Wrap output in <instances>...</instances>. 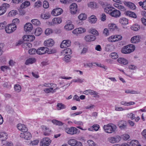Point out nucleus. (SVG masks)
Returning a JSON list of instances; mask_svg holds the SVG:
<instances>
[{
	"label": "nucleus",
	"mask_w": 146,
	"mask_h": 146,
	"mask_svg": "<svg viewBox=\"0 0 146 146\" xmlns=\"http://www.w3.org/2000/svg\"><path fill=\"white\" fill-rule=\"evenodd\" d=\"M37 50L35 48H31L28 51V53L30 55H34L36 53H37Z\"/></svg>",
	"instance_id": "obj_46"
},
{
	"label": "nucleus",
	"mask_w": 146,
	"mask_h": 146,
	"mask_svg": "<svg viewBox=\"0 0 146 146\" xmlns=\"http://www.w3.org/2000/svg\"><path fill=\"white\" fill-rule=\"evenodd\" d=\"M19 21L18 19L17 18L13 20L12 21L13 23L12 24L16 25V24L19 23Z\"/></svg>",
	"instance_id": "obj_62"
},
{
	"label": "nucleus",
	"mask_w": 146,
	"mask_h": 146,
	"mask_svg": "<svg viewBox=\"0 0 146 146\" xmlns=\"http://www.w3.org/2000/svg\"><path fill=\"white\" fill-rule=\"evenodd\" d=\"M64 52L65 53L67 54V55H69L70 54H71L72 53V52L71 50V49L70 48H67L65 50H64Z\"/></svg>",
	"instance_id": "obj_54"
},
{
	"label": "nucleus",
	"mask_w": 146,
	"mask_h": 146,
	"mask_svg": "<svg viewBox=\"0 0 146 146\" xmlns=\"http://www.w3.org/2000/svg\"><path fill=\"white\" fill-rule=\"evenodd\" d=\"M84 92V94H86L88 95L90 94L91 95H95L96 96H94L95 97H97L98 96V93L97 92L90 89L86 90Z\"/></svg>",
	"instance_id": "obj_19"
},
{
	"label": "nucleus",
	"mask_w": 146,
	"mask_h": 146,
	"mask_svg": "<svg viewBox=\"0 0 146 146\" xmlns=\"http://www.w3.org/2000/svg\"><path fill=\"white\" fill-rule=\"evenodd\" d=\"M111 10V8H110L109 7H107L104 9V11L106 13L109 14L110 15Z\"/></svg>",
	"instance_id": "obj_56"
},
{
	"label": "nucleus",
	"mask_w": 146,
	"mask_h": 146,
	"mask_svg": "<svg viewBox=\"0 0 146 146\" xmlns=\"http://www.w3.org/2000/svg\"><path fill=\"white\" fill-rule=\"evenodd\" d=\"M110 56L111 58L114 59H115L118 57V55H117V54L115 52H113L111 53Z\"/></svg>",
	"instance_id": "obj_50"
},
{
	"label": "nucleus",
	"mask_w": 146,
	"mask_h": 146,
	"mask_svg": "<svg viewBox=\"0 0 146 146\" xmlns=\"http://www.w3.org/2000/svg\"><path fill=\"white\" fill-rule=\"evenodd\" d=\"M117 61L120 64L123 65H126L128 63L127 60L125 59L122 58H119L117 60Z\"/></svg>",
	"instance_id": "obj_26"
},
{
	"label": "nucleus",
	"mask_w": 146,
	"mask_h": 146,
	"mask_svg": "<svg viewBox=\"0 0 146 146\" xmlns=\"http://www.w3.org/2000/svg\"><path fill=\"white\" fill-rule=\"evenodd\" d=\"M92 127L93 129L96 131H97L98 129L99 126L98 125H93Z\"/></svg>",
	"instance_id": "obj_64"
},
{
	"label": "nucleus",
	"mask_w": 146,
	"mask_h": 146,
	"mask_svg": "<svg viewBox=\"0 0 146 146\" xmlns=\"http://www.w3.org/2000/svg\"><path fill=\"white\" fill-rule=\"evenodd\" d=\"M125 15L127 16L133 18H135L136 17V15L135 13L129 11H126L125 13Z\"/></svg>",
	"instance_id": "obj_29"
},
{
	"label": "nucleus",
	"mask_w": 146,
	"mask_h": 146,
	"mask_svg": "<svg viewBox=\"0 0 146 146\" xmlns=\"http://www.w3.org/2000/svg\"><path fill=\"white\" fill-rule=\"evenodd\" d=\"M86 31V29L82 28L76 29L72 31V33L74 34H79L82 33Z\"/></svg>",
	"instance_id": "obj_20"
},
{
	"label": "nucleus",
	"mask_w": 146,
	"mask_h": 146,
	"mask_svg": "<svg viewBox=\"0 0 146 146\" xmlns=\"http://www.w3.org/2000/svg\"><path fill=\"white\" fill-rule=\"evenodd\" d=\"M118 125L121 129H127V124L126 121L122 120L120 121L119 122Z\"/></svg>",
	"instance_id": "obj_14"
},
{
	"label": "nucleus",
	"mask_w": 146,
	"mask_h": 146,
	"mask_svg": "<svg viewBox=\"0 0 146 146\" xmlns=\"http://www.w3.org/2000/svg\"><path fill=\"white\" fill-rule=\"evenodd\" d=\"M6 23L4 22L3 23H0V29H2L5 27Z\"/></svg>",
	"instance_id": "obj_59"
},
{
	"label": "nucleus",
	"mask_w": 146,
	"mask_h": 146,
	"mask_svg": "<svg viewBox=\"0 0 146 146\" xmlns=\"http://www.w3.org/2000/svg\"><path fill=\"white\" fill-rule=\"evenodd\" d=\"M53 90V88L50 87L49 88H46L44 89L43 91L46 93H52V91Z\"/></svg>",
	"instance_id": "obj_45"
},
{
	"label": "nucleus",
	"mask_w": 146,
	"mask_h": 146,
	"mask_svg": "<svg viewBox=\"0 0 146 146\" xmlns=\"http://www.w3.org/2000/svg\"><path fill=\"white\" fill-rule=\"evenodd\" d=\"M27 132L21 133L20 134V136L25 139H29L31 138V135L30 133Z\"/></svg>",
	"instance_id": "obj_10"
},
{
	"label": "nucleus",
	"mask_w": 146,
	"mask_h": 146,
	"mask_svg": "<svg viewBox=\"0 0 146 146\" xmlns=\"http://www.w3.org/2000/svg\"><path fill=\"white\" fill-rule=\"evenodd\" d=\"M119 22L121 24L125 25L128 24V20L125 18L122 17L119 19Z\"/></svg>",
	"instance_id": "obj_27"
},
{
	"label": "nucleus",
	"mask_w": 146,
	"mask_h": 146,
	"mask_svg": "<svg viewBox=\"0 0 146 146\" xmlns=\"http://www.w3.org/2000/svg\"><path fill=\"white\" fill-rule=\"evenodd\" d=\"M131 41L132 43H136L140 41V39L138 36H135L131 38Z\"/></svg>",
	"instance_id": "obj_28"
},
{
	"label": "nucleus",
	"mask_w": 146,
	"mask_h": 146,
	"mask_svg": "<svg viewBox=\"0 0 146 146\" xmlns=\"http://www.w3.org/2000/svg\"><path fill=\"white\" fill-rule=\"evenodd\" d=\"M120 139L119 136L110 137L108 138V140L110 143H114L119 142Z\"/></svg>",
	"instance_id": "obj_5"
},
{
	"label": "nucleus",
	"mask_w": 146,
	"mask_h": 146,
	"mask_svg": "<svg viewBox=\"0 0 146 146\" xmlns=\"http://www.w3.org/2000/svg\"><path fill=\"white\" fill-rule=\"evenodd\" d=\"M17 14V11L16 10H13L10 11L8 13V15L11 16H15Z\"/></svg>",
	"instance_id": "obj_47"
},
{
	"label": "nucleus",
	"mask_w": 146,
	"mask_h": 146,
	"mask_svg": "<svg viewBox=\"0 0 146 146\" xmlns=\"http://www.w3.org/2000/svg\"><path fill=\"white\" fill-rule=\"evenodd\" d=\"M57 109L58 110H60L65 108L66 106L62 103H59L57 105Z\"/></svg>",
	"instance_id": "obj_48"
},
{
	"label": "nucleus",
	"mask_w": 146,
	"mask_h": 146,
	"mask_svg": "<svg viewBox=\"0 0 146 146\" xmlns=\"http://www.w3.org/2000/svg\"><path fill=\"white\" fill-rule=\"evenodd\" d=\"M122 138L124 140H126L129 138V136L128 134H124L122 135Z\"/></svg>",
	"instance_id": "obj_58"
},
{
	"label": "nucleus",
	"mask_w": 146,
	"mask_h": 146,
	"mask_svg": "<svg viewBox=\"0 0 146 146\" xmlns=\"http://www.w3.org/2000/svg\"><path fill=\"white\" fill-rule=\"evenodd\" d=\"M70 11L72 13L75 14L77 10V6L75 3L72 4L70 7Z\"/></svg>",
	"instance_id": "obj_17"
},
{
	"label": "nucleus",
	"mask_w": 146,
	"mask_h": 146,
	"mask_svg": "<svg viewBox=\"0 0 146 146\" xmlns=\"http://www.w3.org/2000/svg\"><path fill=\"white\" fill-rule=\"evenodd\" d=\"M128 50L127 49V48L126 47V46H125L123 47L121 50V52L122 53L125 54H129V53L128 52Z\"/></svg>",
	"instance_id": "obj_49"
},
{
	"label": "nucleus",
	"mask_w": 146,
	"mask_h": 146,
	"mask_svg": "<svg viewBox=\"0 0 146 146\" xmlns=\"http://www.w3.org/2000/svg\"><path fill=\"white\" fill-rule=\"evenodd\" d=\"M30 5V2L28 1H25L20 6V7L21 9H23L25 7H27Z\"/></svg>",
	"instance_id": "obj_36"
},
{
	"label": "nucleus",
	"mask_w": 146,
	"mask_h": 146,
	"mask_svg": "<svg viewBox=\"0 0 146 146\" xmlns=\"http://www.w3.org/2000/svg\"><path fill=\"white\" fill-rule=\"evenodd\" d=\"M72 82L81 83L83 82V80H82L80 79H74L72 81Z\"/></svg>",
	"instance_id": "obj_61"
},
{
	"label": "nucleus",
	"mask_w": 146,
	"mask_h": 146,
	"mask_svg": "<svg viewBox=\"0 0 146 146\" xmlns=\"http://www.w3.org/2000/svg\"><path fill=\"white\" fill-rule=\"evenodd\" d=\"M84 39L86 42H91L95 40L96 39V37L93 35H89L86 36Z\"/></svg>",
	"instance_id": "obj_12"
},
{
	"label": "nucleus",
	"mask_w": 146,
	"mask_h": 146,
	"mask_svg": "<svg viewBox=\"0 0 146 146\" xmlns=\"http://www.w3.org/2000/svg\"><path fill=\"white\" fill-rule=\"evenodd\" d=\"M36 61V59L34 58H29L27 59L25 62V64L26 65H29L34 63Z\"/></svg>",
	"instance_id": "obj_23"
},
{
	"label": "nucleus",
	"mask_w": 146,
	"mask_h": 146,
	"mask_svg": "<svg viewBox=\"0 0 146 146\" xmlns=\"http://www.w3.org/2000/svg\"><path fill=\"white\" fill-rule=\"evenodd\" d=\"M9 7V4L4 3L0 7V15H3L6 12L7 9Z\"/></svg>",
	"instance_id": "obj_8"
},
{
	"label": "nucleus",
	"mask_w": 146,
	"mask_h": 146,
	"mask_svg": "<svg viewBox=\"0 0 146 146\" xmlns=\"http://www.w3.org/2000/svg\"><path fill=\"white\" fill-rule=\"evenodd\" d=\"M88 6L92 9H94L96 8V3L94 2H90L88 4Z\"/></svg>",
	"instance_id": "obj_44"
},
{
	"label": "nucleus",
	"mask_w": 146,
	"mask_h": 146,
	"mask_svg": "<svg viewBox=\"0 0 146 146\" xmlns=\"http://www.w3.org/2000/svg\"><path fill=\"white\" fill-rule=\"evenodd\" d=\"M123 3L124 5L132 9H135L136 8V6L133 3L130 2L126 1H124Z\"/></svg>",
	"instance_id": "obj_18"
},
{
	"label": "nucleus",
	"mask_w": 146,
	"mask_h": 146,
	"mask_svg": "<svg viewBox=\"0 0 146 146\" xmlns=\"http://www.w3.org/2000/svg\"><path fill=\"white\" fill-rule=\"evenodd\" d=\"M78 18L80 20H85L87 18V16L85 14H81L78 16Z\"/></svg>",
	"instance_id": "obj_42"
},
{
	"label": "nucleus",
	"mask_w": 146,
	"mask_h": 146,
	"mask_svg": "<svg viewBox=\"0 0 146 146\" xmlns=\"http://www.w3.org/2000/svg\"><path fill=\"white\" fill-rule=\"evenodd\" d=\"M54 23L55 24H58L61 23L62 20L60 18L56 17L53 19Z\"/></svg>",
	"instance_id": "obj_34"
},
{
	"label": "nucleus",
	"mask_w": 146,
	"mask_h": 146,
	"mask_svg": "<svg viewBox=\"0 0 146 146\" xmlns=\"http://www.w3.org/2000/svg\"><path fill=\"white\" fill-rule=\"evenodd\" d=\"M131 146H141L140 144H139V142L136 140H132L130 143Z\"/></svg>",
	"instance_id": "obj_33"
},
{
	"label": "nucleus",
	"mask_w": 146,
	"mask_h": 146,
	"mask_svg": "<svg viewBox=\"0 0 146 146\" xmlns=\"http://www.w3.org/2000/svg\"><path fill=\"white\" fill-rule=\"evenodd\" d=\"M131 28L132 30L136 31L139 30L140 27L138 24H135L132 26Z\"/></svg>",
	"instance_id": "obj_39"
},
{
	"label": "nucleus",
	"mask_w": 146,
	"mask_h": 146,
	"mask_svg": "<svg viewBox=\"0 0 146 146\" xmlns=\"http://www.w3.org/2000/svg\"><path fill=\"white\" fill-rule=\"evenodd\" d=\"M52 32V30L49 28L46 29L45 32V34L47 35H49Z\"/></svg>",
	"instance_id": "obj_53"
},
{
	"label": "nucleus",
	"mask_w": 146,
	"mask_h": 146,
	"mask_svg": "<svg viewBox=\"0 0 146 146\" xmlns=\"http://www.w3.org/2000/svg\"><path fill=\"white\" fill-rule=\"evenodd\" d=\"M89 32L95 36H98L99 33L97 30L96 29H90L89 30Z\"/></svg>",
	"instance_id": "obj_37"
},
{
	"label": "nucleus",
	"mask_w": 146,
	"mask_h": 146,
	"mask_svg": "<svg viewBox=\"0 0 146 146\" xmlns=\"http://www.w3.org/2000/svg\"><path fill=\"white\" fill-rule=\"evenodd\" d=\"M97 18L94 15H91L90 18V22L92 23H95L97 21Z\"/></svg>",
	"instance_id": "obj_32"
},
{
	"label": "nucleus",
	"mask_w": 146,
	"mask_h": 146,
	"mask_svg": "<svg viewBox=\"0 0 146 146\" xmlns=\"http://www.w3.org/2000/svg\"><path fill=\"white\" fill-rule=\"evenodd\" d=\"M50 15L48 14H41V17L42 18L44 19H47L50 17Z\"/></svg>",
	"instance_id": "obj_52"
},
{
	"label": "nucleus",
	"mask_w": 146,
	"mask_h": 146,
	"mask_svg": "<svg viewBox=\"0 0 146 146\" xmlns=\"http://www.w3.org/2000/svg\"><path fill=\"white\" fill-rule=\"evenodd\" d=\"M63 12V10L60 8H57L53 9L51 12L52 15L57 16L61 15Z\"/></svg>",
	"instance_id": "obj_7"
},
{
	"label": "nucleus",
	"mask_w": 146,
	"mask_h": 146,
	"mask_svg": "<svg viewBox=\"0 0 146 146\" xmlns=\"http://www.w3.org/2000/svg\"><path fill=\"white\" fill-rule=\"evenodd\" d=\"M103 33L106 36H108L109 35V30L106 28L103 31Z\"/></svg>",
	"instance_id": "obj_60"
},
{
	"label": "nucleus",
	"mask_w": 146,
	"mask_h": 146,
	"mask_svg": "<svg viewBox=\"0 0 146 146\" xmlns=\"http://www.w3.org/2000/svg\"><path fill=\"white\" fill-rule=\"evenodd\" d=\"M42 33V30L40 27L37 28L35 31V35L37 36H39Z\"/></svg>",
	"instance_id": "obj_30"
},
{
	"label": "nucleus",
	"mask_w": 146,
	"mask_h": 146,
	"mask_svg": "<svg viewBox=\"0 0 146 146\" xmlns=\"http://www.w3.org/2000/svg\"><path fill=\"white\" fill-rule=\"evenodd\" d=\"M103 128L105 131L106 133H111L115 131L116 127L114 125H111L108 124L104 125Z\"/></svg>",
	"instance_id": "obj_1"
},
{
	"label": "nucleus",
	"mask_w": 146,
	"mask_h": 146,
	"mask_svg": "<svg viewBox=\"0 0 146 146\" xmlns=\"http://www.w3.org/2000/svg\"><path fill=\"white\" fill-rule=\"evenodd\" d=\"M7 134L5 132L0 133V138L2 139V140H5L7 138Z\"/></svg>",
	"instance_id": "obj_38"
},
{
	"label": "nucleus",
	"mask_w": 146,
	"mask_h": 146,
	"mask_svg": "<svg viewBox=\"0 0 146 146\" xmlns=\"http://www.w3.org/2000/svg\"><path fill=\"white\" fill-rule=\"evenodd\" d=\"M43 7L45 9L48 8L49 6L48 2L46 1H44L43 2Z\"/></svg>",
	"instance_id": "obj_57"
},
{
	"label": "nucleus",
	"mask_w": 146,
	"mask_h": 146,
	"mask_svg": "<svg viewBox=\"0 0 146 146\" xmlns=\"http://www.w3.org/2000/svg\"><path fill=\"white\" fill-rule=\"evenodd\" d=\"M108 26L110 31H112L115 29H117V28L116 25L113 24H109Z\"/></svg>",
	"instance_id": "obj_31"
},
{
	"label": "nucleus",
	"mask_w": 146,
	"mask_h": 146,
	"mask_svg": "<svg viewBox=\"0 0 146 146\" xmlns=\"http://www.w3.org/2000/svg\"><path fill=\"white\" fill-rule=\"evenodd\" d=\"M31 22L34 25L36 26L39 25L40 24V21L37 19H32Z\"/></svg>",
	"instance_id": "obj_40"
},
{
	"label": "nucleus",
	"mask_w": 146,
	"mask_h": 146,
	"mask_svg": "<svg viewBox=\"0 0 146 146\" xmlns=\"http://www.w3.org/2000/svg\"><path fill=\"white\" fill-rule=\"evenodd\" d=\"M51 140L48 137L43 138L40 143L42 146H48L50 143Z\"/></svg>",
	"instance_id": "obj_11"
},
{
	"label": "nucleus",
	"mask_w": 146,
	"mask_h": 146,
	"mask_svg": "<svg viewBox=\"0 0 146 146\" xmlns=\"http://www.w3.org/2000/svg\"><path fill=\"white\" fill-rule=\"evenodd\" d=\"M76 140L74 139L70 140L68 141V144L72 146H75Z\"/></svg>",
	"instance_id": "obj_41"
},
{
	"label": "nucleus",
	"mask_w": 146,
	"mask_h": 146,
	"mask_svg": "<svg viewBox=\"0 0 146 146\" xmlns=\"http://www.w3.org/2000/svg\"><path fill=\"white\" fill-rule=\"evenodd\" d=\"M14 89L15 91L17 92H20L21 90V86L18 84H16L14 86Z\"/></svg>",
	"instance_id": "obj_43"
},
{
	"label": "nucleus",
	"mask_w": 146,
	"mask_h": 146,
	"mask_svg": "<svg viewBox=\"0 0 146 146\" xmlns=\"http://www.w3.org/2000/svg\"><path fill=\"white\" fill-rule=\"evenodd\" d=\"M71 43V41L70 40H64L60 44V47L62 48L67 47L70 45Z\"/></svg>",
	"instance_id": "obj_9"
},
{
	"label": "nucleus",
	"mask_w": 146,
	"mask_h": 146,
	"mask_svg": "<svg viewBox=\"0 0 146 146\" xmlns=\"http://www.w3.org/2000/svg\"><path fill=\"white\" fill-rule=\"evenodd\" d=\"M128 50V52L129 53L133 52L135 50V47L134 45L133 44H130L126 46Z\"/></svg>",
	"instance_id": "obj_24"
},
{
	"label": "nucleus",
	"mask_w": 146,
	"mask_h": 146,
	"mask_svg": "<svg viewBox=\"0 0 146 146\" xmlns=\"http://www.w3.org/2000/svg\"><path fill=\"white\" fill-rule=\"evenodd\" d=\"M52 122L54 124L58 126H62L64 124L62 122L55 119L52 120Z\"/></svg>",
	"instance_id": "obj_35"
},
{
	"label": "nucleus",
	"mask_w": 146,
	"mask_h": 146,
	"mask_svg": "<svg viewBox=\"0 0 146 146\" xmlns=\"http://www.w3.org/2000/svg\"><path fill=\"white\" fill-rule=\"evenodd\" d=\"M17 127L19 130L23 132H26L28 131V128L26 126L21 124H19L17 125Z\"/></svg>",
	"instance_id": "obj_16"
},
{
	"label": "nucleus",
	"mask_w": 146,
	"mask_h": 146,
	"mask_svg": "<svg viewBox=\"0 0 146 146\" xmlns=\"http://www.w3.org/2000/svg\"><path fill=\"white\" fill-rule=\"evenodd\" d=\"M71 57V56L69 55H66L64 57L63 60L66 62H69L70 61Z\"/></svg>",
	"instance_id": "obj_51"
},
{
	"label": "nucleus",
	"mask_w": 146,
	"mask_h": 146,
	"mask_svg": "<svg viewBox=\"0 0 146 146\" xmlns=\"http://www.w3.org/2000/svg\"><path fill=\"white\" fill-rule=\"evenodd\" d=\"M89 145L90 146H95L96 145L94 142L91 140H89L87 141Z\"/></svg>",
	"instance_id": "obj_55"
},
{
	"label": "nucleus",
	"mask_w": 146,
	"mask_h": 146,
	"mask_svg": "<svg viewBox=\"0 0 146 146\" xmlns=\"http://www.w3.org/2000/svg\"><path fill=\"white\" fill-rule=\"evenodd\" d=\"M43 133L44 135H50V130L48 128H47L46 126H43L42 127Z\"/></svg>",
	"instance_id": "obj_25"
},
{
	"label": "nucleus",
	"mask_w": 146,
	"mask_h": 146,
	"mask_svg": "<svg viewBox=\"0 0 146 146\" xmlns=\"http://www.w3.org/2000/svg\"><path fill=\"white\" fill-rule=\"evenodd\" d=\"M23 38L25 41L31 42L35 39V37L34 35H25Z\"/></svg>",
	"instance_id": "obj_13"
},
{
	"label": "nucleus",
	"mask_w": 146,
	"mask_h": 146,
	"mask_svg": "<svg viewBox=\"0 0 146 146\" xmlns=\"http://www.w3.org/2000/svg\"><path fill=\"white\" fill-rule=\"evenodd\" d=\"M121 12L120 11L113 7L112 8L110 16L115 18H118L121 16Z\"/></svg>",
	"instance_id": "obj_3"
},
{
	"label": "nucleus",
	"mask_w": 146,
	"mask_h": 146,
	"mask_svg": "<svg viewBox=\"0 0 146 146\" xmlns=\"http://www.w3.org/2000/svg\"><path fill=\"white\" fill-rule=\"evenodd\" d=\"M17 28L16 25L10 24L8 25L5 28L6 32L8 33H10L14 31Z\"/></svg>",
	"instance_id": "obj_2"
},
{
	"label": "nucleus",
	"mask_w": 146,
	"mask_h": 146,
	"mask_svg": "<svg viewBox=\"0 0 146 146\" xmlns=\"http://www.w3.org/2000/svg\"><path fill=\"white\" fill-rule=\"evenodd\" d=\"M64 28L67 30H71L74 29V26L72 24L71 22H67Z\"/></svg>",
	"instance_id": "obj_22"
},
{
	"label": "nucleus",
	"mask_w": 146,
	"mask_h": 146,
	"mask_svg": "<svg viewBox=\"0 0 146 146\" xmlns=\"http://www.w3.org/2000/svg\"><path fill=\"white\" fill-rule=\"evenodd\" d=\"M78 130L74 127H71L65 129V132L71 135L76 134L78 131Z\"/></svg>",
	"instance_id": "obj_4"
},
{
	"label": "nucleus",
	"mask_w": 146,
	"mask_h": 146,
	"mask_svg": "<svg viewBox=\"0 0 146 146\" xmlns=\"http://www.w3.org/2000/svg\"><path fill=\"white\" fill-rule=\"evenodd\" d=\"M54 43V42L52 39H50L45 41L44 42V45L45 46H52Z\"/></svg>",
	"instance_id": "obj_21"
},
{
	"label": "nucleus",
	"mask_w": 146,
	"mask_h": 146,
	"mask_svg": "<svg viewBox=\"0 0 146 146\" xmlns=\"http://www.w3.org/2000/svg\"><path fill=\"white\" fill-rule=\"evenodd\" d=\"M33 29V25L30 23H26L24 26V30L26 32H31Z\"/></svg>",
	"instance_id": "obj_15"
},
{
	"label": "nucleus",
	"mask_w": 146,
	"mask_h": 146,
	"mask_svg": "<svg viewBox=\"0 0 146 146\" xmlns=\"http://www.w3.org/2000/svg\"><path fill=\"white\" fill-rule=\"evenodd\" d=\"M106 16L104 13H102L101 16V20L102 21H104L106 20Z\"/></svg>",
	"instance_id": "obj_63"
},
{
	"label": "nucleus",
	"mask_w": 146,
	"mask_h": 146,
	"mask_svg": "<svg viewBox=\"0 0 146 146\" xmlns=\"http://www.w3.org/2000/svg\"><path fill=\"white\" fill-rule=\"evenodd\" d=\"M48 48L45 47H42L38 48L37 50V54H44L47 52H48Z\"/></svg>",
	"instance_id": "obj_6"
}]
</instances>
